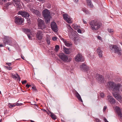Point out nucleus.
Masks as SVG:
<instances>
[{
	"mask_svg": "<svg viewBox=\"0 0 122 122\" xmlns=\"http://www.w3.org/2000/svg\"><path fill=\"white\" fill-rule=\"evenodd\" d=\"M14 4H15V0H13V1L11 2H8L7 3L6 5L7 7H8L9 5H13L15 6Z\"/></svg>",
	"mask_w": 122,
	"mask_h": 122,
	"instance_id": "393cba45",
	"label": "nucleus"
},
{
	"mask_svg": "<svg viewBox=\"0 0 122 122\" xmlns=\"http://www.w3.org/2000/svg\"><path fill=\"white\" fill-rule=\"evenodd\" d=\"M15 17H14V20L15 22Z\"/></svg>",
	"mask_w": 122,
	"mask_h": 122,
	"instance_id": "052dcab7",
	"label": "nucleus"
},
{
	"mask_svg": "<svg viewBox=\"0 0 122 122\" xmlns=\"http://www.w3.org/2000/svg\"><path fill=\"white\" fill-rule=\"evenodd\" d=\"M51 26L52 30L55 32L58 31V28L56 23L54 22H52L51 24Z\"/></svg>",
	"mask_w": 122,
	"mask_h": 122,
	"instance_id": "9d476101",
	"label": "nucleus"
},
{
	"mask_svg": "<svg viewBox=\"0 0 122 122\" xmlns=\"http://www.w3.org/2000/svg\"><path fill=\"white\" fill-rule=\"evenodd\" d=\"M64 52L66 54H69L70 53L69 50L68 49L66 48L65 47L63 48Z\"/></svg>",
	"mask_w": 122,
	"mask_h": 122,
	"instance_id": "a878e982",
	"label": "nucleus"
},
{
	"mask_svg": "<svg viewBox=\"0 0 122 122\" xmlns=\"http://www.w3.org/2000/svg\"><path fill=\"white\" fill-rule=\"evenodd\" d=\"M94 77L96 78V79L99 83H102L104 81L103 77L102 75L98 74H96Z\"/></svg>",
	"mask_w": 122,
	"mask_h": 122,
	"instance_id": "0eeeda50",
	"label": "nucleus"
},
{
	"mask_svg": "<svg viewBox=\"0 0 122 122\" xmlns=\"http://www.w3.org/2000/svg\"><path fill=\"white\" fill-rule=\"evenodd\" d=\"M75 60L77 61H84V59L81 54L79 53L76 56Z\"/></svg>",
	"mask_w": 122,
	"mask_h": 122,
	"instance_id": "1a4fd4ad",
	"label": "nucleus"
},
{
	"mask_svg": "<svg viewBox=\"0 0 122 122\" xmlns=\"http://www.w3.org/2000/svg\"><path fill=\"white\" fill-rule=\"evenodd\" d=\"M8 1V0H0V3H3L4 2H6L7 1Z\"/></svg>",
	"mask_w": 122,
	"mask_h": 122,
	"instance_id": "4c0bfd02",
	"label": "nucleus"
},
{
	"mask_svg": "<svg viewBox=\"0 0 122 122\" xmlns=\"http://www.w3.org/2000/svg\"><path fill=\"white\" fill-rule=\"evenodd\" d=\"M80 26H77V25H75L74 26V28L75 29H77L78 28H79Z\"/></svg>",
	"mask_w": 122,
	"mask_h": 122,
	"instance_id": "c9c22d12",
	"label": "nucleus"
},
{
	"mask_svg": "<svg viewBox=\"0 0 122 122\" xmlns=\"http://www.w3.org/2000/svg\"><path fill=\"white\" fill-rule=\"evenodd\" d=\"M40 2H42V3H43L44 1V0H38Z\"/></svg>",
	"mask_w": 122,
	"mask_h": 122,
	"instance_id": "864d4df0",
	"label": "nucleus"
},
{
	"mask_svg": "<svg viewBox=\"0 0 122 122\" xmlns=\"http://www.w3.org/2000/svg\"><path fill=\"white\" fill-rule=\"evenodd\" d=\"M21 58L23 59L24 60V56L22 57V56H21Z\"/></svg>",
	"mask_w": 122,
	"mask_h": 122,
	"instance_id": "680f3d73",
	"label": "nucleus"
},
{
	"mask_svg": "<svg viewBox=\"0 0 122 122\" xmlns=\"http://www.w3.org/2000/svg\"><path fill=\"white\" fill-rule=\"evenodd\" d=\"M62 41L65 43V45L66 46L69 47L72 45V43L71 42L66 41L64 39L62 38Z\"/></svg>",
	"mask_w": 122,
	"mask_h": 122,
	"instance_id": "4be33fe9",
	"label": "nucleus"
},
{
	"mask_svg": "<svg viewBox=\"0 0 122 122\" xmlns=\"http://www.w3.org/2000/svg\"><path fill=\"white\" fill-rule=\"evenodd\" d=\"M4 44H8L9 45L11 44V38L8 36L5 37L3 40Z\"/></svg>",
	"mask_w": 122,
	"mask_h": 122,
	"instance_id": "6e6552de",
	"label": "nucleus"
},
{
	"mask_svg": "<svg viewBox=\"0 0 122 122\" xmlns=\"http://www.w3.org/2000/svg\"><path fill=\"white\" fill-rule=\"evenodd\" d=\"M30 121L31 122H35L34 121H32V120H31Z\"/></svg>",
	"mask_w": 122,
	"mask_h": 122,
	"instance_id": "e2e57ef3",
	"label": "nucleus"
},
{
	"mask_svg": "<svg viewBox=\"0 0 122 122\" xmlns=\"http://www.w3.org/2000/svg\"><path fill=\"white\" fill-rule=\"evenodd\" d=\"M87 6L90 8H93V6L91 0H87Z\"/></svg>",
	"mask_w": 122,
	"mask_h": 122,
	"instance_id": "5701e85b",
	"label": "nucleus"
},
{
	"mask_svg": "<svg viewBox=\"0 0 122 122\" xmlns=\"http://www.w3.org/2000/svg\"><path fill=\"white\" fill-rule=\"evenodd\" d=\"M83 21V23L85 24H86V22L85 21L84 19H82Z\"/></svg>",
	"mask_w": 122,
	"mask_h": 122,
	"instance_id": "5fc2aeb1",
	"label": "nucleus"
},
{
	"mask_svg": "<svg viewBox=\"0 0 122 122\" xmlns=\"http://www.w3.org/2000/svg\"><path fill=\"white\" fill-rule=\"evenodd\" d=\"M120 44H121L122 45V42H121L120 43Z\"/></svg>",
	"mask_w": 122,
	"mask_h": 122,
	"instance_id": "69168bd1",
	"label": "nucleus"
},
{
	"mask_svg": "<svg viewBox=\"0 0 122 122\" xmlns=\"http://www.w3.org/2000/svg\"><path fill=\"white\" fill-rule=\"evenodd\" d=\"M22 104H23L22 103H16V106H20Z\"/></svg>",
	"mask_w": 122,
	"mask_h": 122,
	"instance_id": "ea45409f",
	"label": "nucleus"
},
{
	"mask_svg": "<svg viewBox=\"0 0 122 122\" xmlns=\"http://www.w3.org/2000/svg\"><path fill=\"white\" fill-rule=\"evenodd\" d=\"M4 46H5V45L4 44V45H3V44H0V47H3Z\"/></svg>",
	"mask_w": 122,
	"mask_h": 122,
	"instance_id": "09e8293b",
	"label": "nucleus"
},
{
	"mask_svg": "<svg viewBox=\"0 0 122 122\" xmlns=\"http://www.w3.org/2000/svg\"><path fill=\"white\" fill-rule=\"evenodd\" d=\"M75 94L78 99L81 102H82L83 101L80 95L76 91L75 92Z\"/></svg>",
	"mask_w": 122,
	"mask_h": 122,
	"instance_id": "b1692460",
	"label": "nucleus"
},
{
	"mask_svg": "<svg viewBox=\"0 0 122 122\" xmlns=\"http://www.w3.org/2000/svg\"><path fill=\"white\" fill-rule=\"evenodd\" d=\"M1 94V92L0 91V94Z\"/></svg>",
	"mask_w": 122,
	"mask_h": 122,
	"instance_id": "338daca9",
	"label": "nucleus"
},
{
	"mask_svg": "<svg viewBox=\"0 0 122 122\" xmlns=\"http://www.w3.org/2000/svg\"><path fill=\"white\" fill-rule=\"evenodd\" d=\"M23 31L27 34L28 37L29 39H31V37L30 36V35H31V33L30 30L27 29H24Z\"/></svg>",
	"mask_w": 122,
	"mask_h": 122,
	"instance_id": "4468645a",
	"label": "nucleus"
},
{
	"mask_svg": "<svg viewBox=\"0 0 122 122\" xmlns=\"http://www.w3.org/2000/svg\"><path fill=\"white\" fill-rule=\"evenodd\" d=\"M23 18L16 16V24L18 25L21 24L23 23Z\"/></svg>",
	"mask_w": 122,
	"mask_h": 122,
	"instance_id": "dca6fc26",
	"label": "nucleus"
},
{
	"mask_svg": "<svg viewBox=\"0 0 122 122\" xmlns=\"http://www.w3.org/2000/svg\"><path fill=\"white\" fill-rule=\"evenodd\" d=\"M104 120L105 122H109L105 118H104Z\"/></svg>",
	"mask_w": 122,
	"mask_h": 122,
	"instance_id": "8fccbe9b",
	"label": "nucleus"
},
{
	"mask_svg": "<svg viewBox=\"0 0 122 122\" xmlns=\"http://www.w3.org/2000/svg\"><path fill=\"white\" fill-rule=\"evenodd\" d=\"M18 15H20L23 17H24L25 18H28L29 16V14L27 12L24 11H20L18 13Z\"/></svg>",
	"mask_w": 122,
	"mask_h": 122,
	"instance_id": "9b49d317",
	"label": "nucleus"
},
{
	"mask_svg": "<svg viewBox=\"0 0 122 122\" xmlns=\"http://www.w3.org/2000/svg\"><path fill=\"white\" fill-rule=\"evenodd\" d=\"M38 27L39 29H43L46 27V26L44 21L42 20L39 18L38 19Z\"/></svg>",
	"mask_w": 122,
	"mask_h": 122,
	"instance_id": "39448f33",
	"label": "nucleus"
},
{
	"mask_svg": "<svg viewBox=\"0 0 122 122\" xmlns=\"http://www.w3.org/2000/svg\"><path fill=\"white\" fill-rule=\"evenodd\" d=\"M18 59H16V60H18Z\"/></svg>",
	"mask_w": 122,
	"mask_h": 122,
	"instance_id": "774afa93",
	"label": "nucleus"
},
{
	"mask_svg": "<svg viewBox=\"0 0 122 122\" xmlns=\"http://www.w3.org/2000/svg\"><path fill=\"white\" fill-rule=\"evenodd\" d=\"M52 39L53 40L55 41L57 39V38L56 37H52Z\"/></svg>",
	"mask_w": 122,
	"mask_h": 122,
	"instance_id": "37998d69",
	"label": "nucleus"
},
{
	"mask_svg": "<svg viewBox=\"0 0 122 122\" xmlns=\"http://www.w3.org/2000/svg\"><path fill=\"white\" fill-rule=\"evenodd\" d=\"M8 106L10 108H11L12 107H15V104L11 105L10 103H9V104L8 105Z\"/></svg>",
	"mask_w": 122,
	"mask_h": 122,
	"instance_id": "72a5a7b5",
	"label": "nucleus"
},
{
	"mask_svg": "<svg viewBox=\"0 0 122 122\" xmlns=\"http://www.w3.org/2000/svg\"><path fill=\"white\" fill-rule=\"evenodd\" d=\"M106 100L111 104H114L115 103L116 101L115 99L112 97L110 95H108L107 96Z\"/></svg>",
	"mask_w": 122,
	"mask_h": 122,
	"instance_id": "ddd939ff",
	"label": "nucleus"
},
{
	"mask_svg": "<svg viewBox=\"0 0 122 122\" xmlns=\"http://www.w3.org/2000/svg\"><path fill=\"white\" fill-rule=\"evenodd\" d=\"M115 110L116 113L117 114L119 117L121 118L122 117V114L121 113L120 108L117 106L115 107Z\"/></svg>",
	"mask_w": 122,
	"mask_h": 122,
	"instance_id": "f3484780",
	"label": "nucleus"
},
{
	"mask_svg": "<svg viewBox=\"0 0 122 122\" xmlns=\"http://www.w3.org/2000/svg\"><path fill=\"white\" fill-rule=\"evenodd\" d=\"M58 56L63 61H70V60L68 59V57L63 53H60L58 55Z\"/></svg>",
	"mask_w": 122,
	"mask_h": 122,
	"instance_id": "423d86ee",
	"label": "nucleus"
},
{
	"mask_svg": "<svg viewBox=\"0 0 122 122\" xmlns=\"http://www.w3.org/2000/svg\"><path fill=\"white\" fill-rule=\"evenodd\" d=\"M47 43L48 44H50V41L49 40H47Z\"/></svg>",
	"mask_w": 122,
	"mask_h": 122,
	"instance_id": "6e6d98bb",
	"label": "nucleus"
},
{
	"mask_svg": "<svg viewBox=\"0 0 122 122\" xmlns=\"http://www.w3.org/2000/svg\"><path fill=\"white\" fill-rule=\"evenodd\" d=\"M16 79H17V80L18 82H19L20 81V76L18 74L16 73Z\"/></svg>",
	"mask_w": 122,
	"mask_h": 122,
	"instance_id": "cd10ccee",
	"label": "nucleus"
},
{
	"mask_svg": "<svg viewBox=\"0 0 122 122\" xmlns=\"http://www.w3.org/2000/svg\"><path fill=\"white\" fill-rule=\"evenodd\" d=\"M4 67L7 70H10L12 69V67L10 66H4Z\"/></svg>",
	"mask_w": 122,
	"mask_h": 122,
	"instance_id": "473e14b6",
	"label": "nucleus"
},
{
	"mask_svg": "<svg viewBox=\"0 0 122 122\" xmlns=\"http://www.w3.org/2000/svg\"><path fill=\"white\" fill-rule=\"evenodd\" d=\"M97 52L99 57H102V51L100 47H98L97 50Z\"/></svg>",
	"mask_w": 122,
	"mask_h": 122,
	"instance_id": "412c9836",
	"label": "nucleus"
},
{
	"mask_svg": "<svg viewBox=\"0 0 122 122\" xmlns=\"http://www.w3.org/2000/svg\"><path fill=\"white\" fill-rule=\"evenodd\" d=\"M11 77L14 78H15V75H11Z\"/></svg>",
	"mask_w": 122,
	"mask_h": 122,
	"instance_id": "603ef678",
	"label": "nucleus"
},
{
	"mask_svg": "<svg viewBox=\"0 0 122 122\" xmlns=\"http://www.w3.org/2000/svg\"><path fill=\"white\" fill-rule=\"evenodd\" d=\"M32 89L33 90H34L35 91L36 90V89L35 86L32 87Z\"/></svg>",
	"mask_w": 122,
	"mask_h": 122,
	"instance_id": "79ce46f5",
	"label": "nucleus"
},
{
	"mask_svg": "<svg viewBox=\"0 0 122 122\" xmlns=\"http://www.w3.org/2000/svg\"><path fill=\"white\" fill-rule=\"evenodd\" d=\"M113 93V95L115 98L119 102L121 101L122 100V97L119 94L116 93Z\"/></svg>",
	"mask_w": 122,
	"mask_h": 122,
	"instance_id": "a211bd4d",
	"label": "nucleus"
},
{
	"mask_svg": "<svg viewBox=\"0 0 122 122\" xmlns=\"http://www.w3.org/2000/svg\"><path fill=\"white\" fill-rule=\"evenodd\" d=\"M31 12H32L33 13L35 11V9H33L31 6H29Z\"/></svg>",
	"mask_w": 122,
	"mask_h": 122,
	"instance_id": "2f4dec72",
	"label": "nucleus"
},
{
	"mask_svg": "<svg viewBox=\"0 0 122 122\" xmlns=\"http://www.w3.org/2000/svg\"><path fill=\"white\" fill-rule=\"evenodd\" d=\"M109 47L110 49L113 50L115 53H117L118 55H120L121 53V49L116 45H111Z\"/></svg>",
	"mask_w": 122,
	"mask_h": 122,
	"instance_id": "20e7f679",
	"label": "nucleus"
},
{
	"mask_svg": "<svg viewBox=\"0 0 122 122\" xmlns=\"http://www.w3.org/2000/svg\"><path fill=\"white\" fill-rule=\"evenodd\" d=\"M63 18L66 22L70 23L71 22V19L67 14H63Z\"/></svg>",
	"mask_w": 122,
	"mask_h": 122,
	"instance_id": "f8f14e48",
	"label": "nucleus"
},
{
	"mask_svg": "<svg viewBox=\"0 0 122 122\" xmlns=\"http://www.w3.org/2000/svg\"><path fill=\"white\" fill-rule=\"evenodd\" d=\"M16 5L17 10L20 9L21 8L22 6L20 3V0H16Z\"/></svg>",
	"mask_w": 122,
	"mask_h": 122,
	"instance_id": "aec40b11",
	"label": "nucleus"
},
{
	"mask_svg": "<svg viewBox=\"0 0 122 122\" xmlns=\"http://www.w3.org/2000/svg\"><path fill=\"white\" fill-rule=\"evenodd\" d=\"M89 24L91 26V29L93 31L97 30L101 26L96 20H92L90 22Z\"/></svg>",
	"mask_w": 122,
	"mask_h": 122,
	"instance_id": "f03ea898",
	"label": "nucleus"
},
{
	"mask_svg": "<svg viewBox=\"0 0 122 122\" xmlns=\"http://www.w3.org/2000/svg\"><path fill=\"white\" fill-rule=\"evenodd\" d=\"M42 31L39 30L37 32L36 34V36L37 38L39 40H41L42 38Z\"/></svg>",
	"mask_w": 122,
	"mask_h": 122,
	"instance_id": "6ab92c4d",
	"label": "nucleus"
},
{
	"mask_svg": "<svg viewBox=\"0 0 122 122\" xmlns=\"http://www.w3.org/2000/svg\"><path fill=\"white\" fill-rule=\"evenodd\" d=\"M108 30L109 33H110L111 34H113L114 32V30L110 28H109L108 29Z\"/></svg>",
	"mask_w": 122,
	"mask_h": 122,
	"instance_id": "bb28decb",
	"label": "nucleus"
},
{
	"mask_svg": "<svg viewBox=\"0 0 122 122\" xmlns=\"http://www.w3.org/2000/svg\"><path fill=\"white\" fill-rule=\"evenodd\" d=\"M26 80H24L22 81V84H24L26 83Z\"/></svg>",
	"mask_w": 122,
	"mask_h": 122,
	"instance_id": "c03bdc74",
	"label": "nucleus"
},
{
	"mask_svg": "<svg viewBox=\"0 0 122 122\" xmlns=\"http://www.w3.org/2000/svg\"><path fill=\"white\" fill-rule=\"evenodd\" d=\"M107 108V107L106 106H104L103 107V111L104 112L105 111V110Z\"/></svg>",
	"mask_w": 122,
	"mask_h": 122,
	"instance_id": "a18cd8bd",
	"label": "nucleus"
},
{
	"mask_svg": "<svg viewBox=\"0 0 122 122\" xmlns=\"http://www.w3.org/2000/svg\"><path fill=\"white\" fill-rule=\"evenodd\" d=\"M59 36L60 38L62 40V37L61 36Z\"/></svg>",
	"mask_w": 122,
	"mask_h": 122,
	"instance_id": "bf43d9fd",
	"label": "nucleus"
},
{
	"mask_svg": "<svg viewBox=\"0 0 122 122\" xmlns=\"http://www.w3.org/2000/svg\"><path fill=\"white\" fill-rule=\"evenodd\" d=\"M42 14L43 16L44 17L46 23H49L51 16L49 10L47 9H45L43 11Z\"/></svg>",
	"mask_w": 122,
	"mask_h": 122,
	"instance_id": "7ed1b4c3",
	"label": "nucleus"
},
{
	"mask_svg": "<svg viewBox=\"0 0 122 122\" xmlns=\"http://www.w3.org/2000/svg\"><path fill=\"white\" fill-rule=\"evenodd\" d=\"M80 67L81 70L82 71H87L89 68V67L84 64L81 65Z\"/></svg>",
	"mask_w": 122,
	"mask_h": 122,
	"instance_id": "2eb2a0df",
	"label": "nucleus"
},
{
	"mask_svg": "<svg viewBox=\"0 0 122 122\" xmlns=\"http://www.w3.org/2000/svg\"><path fill=\"white\" fill-rule=\"evenodd\" d=\"M51 118L55 120L56 118V117L55 114L51 113Z\"/></svg>",
	"mask_w": 122,
	"mask_h": 122,
	"instance_id": "c85d7f7f",
	"label": "nucleus"
},
{
	"mask_svg": "<svg viewBox=\"0 0 122 122\" xmlns=\"http://www.w3.org/2000/svg\"><path fill=\"white\" fill-rule=\"evenodd\" d=\"M59 47L58 45H56L55 46V51L56 52H57L59 49Z\"/></svg>",
	"mask_w": 122,
	"mask_h": 122,
	"instance_id": "7c9ffc66",
	"label": "nucleus"
},
{
	"mask_svg": "<svg viewBox=\"0 0 122 122\" xmlns=\"http://www.w3.org/2000/svg\"><path fill=\"white\" fill-rule=\"evenodd\" d=\"M74 2L75 3H77L78 2V0H73Z\"/></svg>",
	"mask_w": 122,
	"mask_h": 122,
	"instance_id": "4d7b16f0",
	"label": "nucleus"
},
{
	"mask_svg": "<svg viewBox=\"0 0 122 122\" xmlns=\"http://www.w3.org/2000/svg\"><path fill=\"white\" fill-rule=\"evenodd\" d=\"M97 37L98 39H99L100 40H101V38L100 36H97Z\"/></svg>",
	"mask_w": 122,
	"mask_h": 122,
	"instance_id": "49530a36",
	"label": "nucleus"
},
{
	"mask_svg": "<svg viewBox=\"0 0 122 122\" xmlns=\"http://www.w3.org/2000/svg\"><path fill=\"white\" fill-rule=\"evenodd\" d=\"M30 86H31L30 85H29L28 84L26 85V87H27L28 88H29V87Z\"/></svg>",
	"mask_w": 122,
	"mask_h": 122,
	"instance_id": "de8ad7c7",
	"label": "nucleus"
},
{
	"mask_svg": "<svg viewBox=\"0 0 122 122\" xmlns=\"http://www.w3.org/2000/svg\"><path fill=\"white\" fill-rule=\"evenodd\" d=\"M82 11L86 14H88L89 13V11L85 8H83Z\"/></svg>",
	"mask_w": 122,
	"mask_h": 122,
	"instance_id": "c756f323",
	"label": "nucleus"
},
{
	"mask_svg": "<svg viewBox=\"0 0 122 122\" xmlns=\"http://www.w3.org/2000/svg\"><path fill=\"white\" fill-rule=\"evenodd\" d=\"M107 87L111 89L115 93H117L119 91L120 88L121 86V84H116L113 81H110L108 82L107 84Z\"/></svg>",
	"mask_w": 122,
	"mask_h": 122,
	"instance_id": "f257e3e1",
	"label": "nucleus"
},
{
	"mask_svg": "<svg viewBox=\"0 0 122 122\" xmlns=\"http://www.w3.org/2000/svg\"><path fill=\"white\" fill-rule=\"evenodd\" d=\"M11 16L12 17H14L15 15L14 14L13 15V14L12 13H11Z\"/></svg>",
	"mask_w": 122,
	"mask_h": 122,
	"instance_id": "13d9d810",
	"label": "nucleus"
},
{
	"mask_svg": "<svg viewBox=\"0 0 122 122\" xmlns=\"http://www.w3.org/2000/svg\"><path fill=\"white\" fill-rule=\"evenodd\" d=\"M6 64L8 65L9 66L11 65V63H6Z\"/></svg>",
	"mask_w": 122,
	"mask_h": 122,
	"instance_id": "3c124183",
	"label": "nucleus"
},
{
	"mask_svg": "<svg viewBox=\"0 0 122 122\" xmlns=\"http://www.w3.org/2000/svg\"><path fill=\"white\" fill-rule=\"evenodd\" d=\"M33 13L36 15H38L39 14V12L37 10H35Z\"/></svg>",
	"mask_w": 122,
	"mask_h": 122,
	"instance_id": "f704fd0d",
	"label": "nucleus"
},
{
	"mask_svg": "<svg viewBox=\"0 0 122 122\" xmlns=\"http://www.w3.org/2000/svg\"><path fill=\"white\" fill-rule=\"evenodd\" d=\"M77 31L78 33H81V30L79 28H78L77 29Z\"/></svg>",
	"mask_w": 122,
	"mask_h": 122,
	"instance_id": "a19ab883",
	"label": "nucleus"
},
{
	"mask_svg": "<svg viewBox=\"0 0 122 122\" xmlns=\"http://www.w3.org/2000/svg\"><path fill=\"white\" fill-rule=\"evenodd\" d=\"M2 119H1L0 120V122H2Z\"/></svg>",
	"mask_w": 122,
	"mask_h": 122,
	"instance_id": "0e129e2a",
	"label": "nucleus"
},
{
	"mask_svg": "<svg viewBox=\"0 0 122 122\" xmlns=\"http://www.w3.org/2000/svg\"><path fill=\"white\" fill-rule=\"evenodd\" d=\"M100 96L102 98H103L104 97V95L103 93L101 92L100 93Z\"/></svg>",
	"mask_w": 122,
	"mask_h": 122,
	"instance_id": "e433bc0d",
	"label": "nucleus"
},
{
	"mask_svg": "<svg viewBox=\"0 0 122 122\" xmlns=\"http://www.w3.org/2000/svg\"><path fill=\"white\" fill-rule=\"evenodd\" d=\"M95 120L96 122H101L99 119L97 118H95Z\"/></svg>",
	"mask_w": 122,
	"mask_h": 122,
	"instance_id": "58836bf2",
	"label": "nucleus"
}]
</instances>
